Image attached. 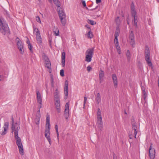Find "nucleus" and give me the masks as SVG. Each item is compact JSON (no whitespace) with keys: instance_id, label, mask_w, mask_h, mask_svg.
I'll return each mask as SVG.
<instances>
[{"instance_id":"obj_1","label":"nucleus","mask_w":159,"mask_h":159,"mask_svg":"<svg viewBox=\"0 0 159 159\" xmlns=\"http://www.w3.org/2000/svg\"><path fill=\"white\" fill-rule=\"evenodd\" d=\"M0 31L2 34L4 35L8 33L10 31L7 24L0 19Z\"/></svg>"},{"instance_id":"obj_2","label":"nucleus","mask_w":159,"mask_h":159,"mask_svg":"<svg viewBox=\"0 0 159 159\" xmlns=\"http://www.w3.org/2000/svg\"><path fill=\"white\" fill-rule=\"evenodd\" d=\"M15 137L16 139V144L19 148V150L20 153L21 155H23L24 154L23 148L21 141V139L19 137L18 134L16 133V135H15Z\"/></svg>"},{"instance_id":"obj_3","label":"nucleus","mask_w":159,"mask_h":159,"mask_svg":"<svg viewBox=\"0 0 159 159\" xmlns=\"http://www.w3.org/2000/svg\"><path fill=\"white\" fill-rule=\"evenodd\" d=\"M144 56L145 59L147 62V64L150 67H152V62L150 59V53L149 49L148 46L145 47V49L144 51Z\"/></svg>"},{"instance_id":"obj_4","label":"nucleus","mask_w":159,"mask_h":159,"mask_svg":"<svg viewBox=\"0 0 159 159\" xmlns=\"http://www.w3.org/2000/svg\"><path fill=\"white\" fill-rule=\"evenodd\" d=\"M58 14L62 24L63 26L65 25L66 21V16L65 13L62 10H59L58 11Z\"/></svg>"},{"instance_id":"obj_5","label":"nucleus","mask_w":159,"mask_h":159,"mask_svg":"<svg viewBox=\"0 0 159 159\" xmlns=\"http://www.w3.org/2000/svg\"><path fill=\"white\" fill-rule=\"evenodd\" d=\"M16 40L17 41V47L20 53L22 54H23L24 52L23 49V43L18 37L16 38Z\"/></svg>"},{"instance_id":"obj_6","label":"nucleus","mask_w":159,"mask_h":159,"mask_svg":"<svg viewBox=\"0 0 159 159\" xmlns=\"http://www.w3.org/2000/svg\"><path fill=\"white\" fill-rule=\"evenodd\" d=\"M69 104L68 102L66 103L65 107L64 116L65 118L67 120L69 115Z\"/></svg>"},{"instance_id":"obj_7","label":"nucleus","mask_w":159,"mask_h":159,"mask_svg":"<svg viewBox=\"0 0 159 159\" xmlns=\"http://www.w3.org/2000/svg\"><path fill=\"white\" fill-rule=\"evenodd\" d=\"M55 105L57 111L58 113L61 112V104L59 99H54Z\"/></svg>"},{"instance_id":"obj_8","label":"nucleus","mask_w":159,"mask_h":159,"mask_svg":"<svg viewBox=\"0 0 159 159\" xmlns=\"http://www.w3.org/2000/svg\"><path fill=\"white\" fill-rule=\"evenodd\" d=\"M149 153L151 159H154L155 157V150L152 147H150L149 149Z\"/></svg>"},{"instance_id":"obj_9","label":"nucleus","mask_w":159,"mask_h":159,"mask_svg":"<svg viewBox=\"0 0 159 159\" xmlns=\"http://www.w3.org/2000/svg\"><path fill=\"white\" fill-rule=\"evenodd\" d=\"M50 128H46L45 131V136L49 142L50 144H51V140L50 137Z\"/></svg>"},{"instance_id":"obj_10","label":"nucleus","mask_w":159,"mask_h":159,"mask_svg":"<svg viewBox=\"0 0 159 159\" xmlns=\"http://www.w3.org/2000/svg\"><path fill=\"white\" fill-rule=\"evenodd\" d=\"M9 123L8 122H5L3 126L4 130L0 132V134L2 135H5L7 133V131L8 129Z\"/></svg>"},{"instance_id":"obj_11","label":"nucleus","mask_w":159,"mask_h":159,"mask_svg":"<svg viewBox=\"0 0 159 159\" xmlns=\"http://www.w3.org/2000/svg\"><path fill=\"white\" fill-rule=\"evenodd\" d=\"M129 38L130 40V44L132 47H134V45L135 42L134 41V34L132 31H131V32L129 35Z\"/></svg>"},{"instance_id":"obj_12","label":"nucleus","mask_w":159,"mask_h":159,"mask_svg":"<svg viewBox=\"0 0 159 159\" xmlns=\"http://www.w3.org/2000/svg\"><path fill=\"white\" fill-rule=\"evenodd\" d=\"M68 81L67 80H66L65 82V86H64V93H65V98L67 99L68 97Z\"/></svg>"},{"instance_id":"obj_13","label":"nucleus","mask_w":159,"mask_h":159,"mask_svg":"<svg viewBox=\"0 0 159 159\" xmlns=\"http://www.w3.org/2000/svg\"><path fill=\"white\" fill-rule=\"evenodd\" d=\"M112 78L114 84V86L115 88H116L117 86L118 82L117 80V77L116 74H113L112 75Z\"/></svg>"},{"instance_id":"obj_14","label":"nucleus","mask_w":159,"mask_h":159,"mask_svg":"<svg viewBox=\"0 0 159 159\" xmlns=\"http://www.w3.org/2000/svg\"><path fill=\"white\" fill-rule=\"evenodd\" d=\"M94 50V48H89L87 50L86 52V54L87 55H89L93 57Z\"/></svg>"},{"instance_id":"obj_15","label":"nucleus","mask_w":159,"mask_h":159,"mask_svg":"<svg viewBox=\"0 0 159 159\" xmlns=\"http://www.w3.org/2000/svg\"><path fill=\"white\" fill-rule=\"evenodd\" d=\"M94 50V48H89L87 50L86 52V54L87 55H89L93 57Z\"/></svg>"},{"instance_id":"obj_16","label":"nucleus","mask_w":159,"mask_h":159,"mask_svg":"<svg viewBox=\"0 0 159 159\" xmlns=\"http://www.w3.org/2000/svg\"><path fill=\"white\" fill-rule=\"evenodd\" d=\"M132 125V129H133L134 130V137L135 138H136V135L138 133V131H137V125L136 123H134V124H131Z\"/></svg>"},{"instance_id":"obj_17","label":"nucleus","mask_w":159,"mask_h":159,"mask_svg":"<svg viewBox=\"0 0 159 159\" xmlns=\"http://www.w3.org/2000/svg\"><path fill=\"white\" fill-rule=\"evenodd\" d=\"M20 129L19 125L16 122L15 125H14V135H16V133L18 134V131Z\"/></svg>"},{"instance_id":"obj_18","label":"nucleus","mask_w":159,"mask_h":159,"mask_svg":"<svg viewBox=\"0 0 159 159\" xmlns=\"http://www.w3.org/2000/svg\"><path fill=\"white\" fill-rule=\"evenodd\" d=\"M66 53L65 52H63L61 55V63L62 66L64 67L65 66Z\"/></svg>"},{"instance_id":"obj_19","label":"nucleus","mask_w":159,"mask_h":159,"mask_svg":"<svg viewBox=\"0 0 159 159\" xmlns=\"http://www.w3.org/2000/svg\"><path fill=\"white\" fill-rule=\"evenodd\" d=\"M131 14H134L137 13V12L135 10L134 5L133 2H132L131 5Z\"/></svg>"},{"instance_id":"obj_20","label":"nucleus","mask_w":159,"mask_h":159,"mask_svg":"<svg viewBox=\"0 0 159 159\" xmlns=\"http://www.w3.org/2000/svg\"><path fill=\"white\" fill-rule=\"evenodd\" d=\"M96 102V104H98L101 101V98L100 94L99 93H97L96 97L95 98Z\"/></svg>"},{"instance_id":"obj_21","label":"nucleus","mask_w":159,"mask_h":159,"mask_svg":"<svg viewBox=\"0 0 159 159\" xmlns=\"http://www.w3.org/2000/svg\"><path fill=\"white\" fill-rule=\"evenodd\" d=\"M136 14H131L132 16L133 17L134 19V26L136 27H137V16H136Z\"/></svg>"},{"instance_id":"obj_22","label":"nucleus","mask_w":159,"mask_h":159,"mask_svg":"<svg viewBox=\"0 0 159 159\" xmlns=\"http://www.w3.org/2000/svg\"><path fill=\"white\" fill-rule=\"evenodd\" d=\"M44 63L45 64V67H47V68L51 70V63L49 60L48 61H45L44 62Z\"/></svg>"},{"instance_id":"obj_23","label":"nucleus","mask_w":159,"mask_h":159,"mask_svg":"<svg viewBox=\"0 0 159 159\" xmlns=\"http://www.w3.org/2000/svg\"><path fill=\"white\" fill-rule=\"evenodd\" d=\"M36 94L38 102L41 103V102H42V98L39 91H38L36 92Z\"/></svg>"},{"instance_id":"obj_24","label":"nucleus","mask_w":159,"mask_h":159,"mask_svg":"<svg viewBox=\"0 0 159 159\" xmlns=\"http://www.w3.org/2000/svg\"><path fill=\"white\" fill-rule=\"evenodd\" d=\"M53 31L56 36H57L59 35V31L57 27L54 26L53 28Z\"/></svg>"},{"instance_id":"obj_25","label":"nucleus","mask_w":159,"mask_h":159,"mask_svg":"<svg viewBox=\"0 0 159 159\" xmlns=\"http://www.w3.org/2000/svg\"><path fill=\"white\" fill-rule=\"evenodd\" d=\"M36 38L38 42V43L41 44L42 43V39L40 34L36 35Z\"/></svg>"},{"instance_id":"obj_26","label":"nucleus","mask_w":159,"mask_h":159,"mask_svg":"<svg viewBox=\"0 0 159 159\" xmlns=\"http://www.w3.org/2000/svg\"><path fill=\"white\" fill-rule=\"evenodd\" d=\"M92 57H93L92 56L86 55L85 61L88 62H90L92 60Z\"/></svg>"},{"instance_id":"obj_27","label":"nucleus","mask_w":159,"mask_h":159,"mask_svg":"<svg viewBox=\"0 0 159 159\" xmlns=\"http://www.w3.org/2000/svg\"><path fill=\"white\" fill-rule=\"evenodd\" d=\"M50 117L48 116H47L46 119V126H48V128H50Z\"/></svg>"},{"instance_id":"obj_28","label":"nucleus","mask_w":159,"mask_h":159,"mask_svg":"<svg viewBox=\"0 0 159 159\" xmlns=\"http://www.w3.org/2000/svg\"><path fill=\"white\" fill-rule=\"evenodd\" d=\"M54 99H59V96L58 95V92L57 89H56L55 93V95L54 96Z\"/></svg>"},{"instance_id":"obj_29","label":"nucleus","mask_w":159,"mask_h":159,"mask_svg":"<svg viewBox=\"0 0 159 159\" xmlns=\"http://www.w3.org/2000/svg\"><path fill=\"white\" fill-rule=\"evenodd\" d=\"M97 118H102L101 116V112L99 108L98 109L97 112Z\"/></svg>"},{"instance_id":"obj_30","label":"nucleus","mask_w":159,"mask_h":159,"mask_svg":"<svg viewBox=\"0 0 159 159\" xmlns=\"http://www.w3.org/2000/svg\"><path fill=\"white\" fill-rule=\"evenodd\" d=\"M33 29L34 32H35L36 33V35H39V34H40V32L38 28L33 26Z\"/></svg>"},{"instance_id":"obj_31","label":"nucleus","mask_w":159,"mask_h":159,"mask_svg":"<svg viewBox=\"0 0 159 159\" xmlns=\"http://www.w3.org/2000/svg\"><path fill=\"white\" fill-rule=\"evenodd\" d=\"M120 29L119 27L117 26L116 28V32L115 34V36H118L120 34Z\"/></svg>"},{"instance_id":"obj_32","label":"nucleus","mask_w":159,"mask_h":159,"mask_svg":"<svg viewBox=\"0 0 159 159\" xmlns=\"http://www.w3.org/2000/svg\"><path fill=\"white\" fill-rule=\"evenodd\" d=\"M104 76V71L101 69H100L99 72V78L103 77Z\"/></svg>"},{"instance_id":"obj_33","label":"nucleus","mask_w":159,"mask_h":159,"mask_svg":"<svg viewBox=\"0 0 159 159\" xmlns=\"http://www.w3.org/2000/svg\"><path fill=\"white\" fill-rule=\"evenodd\" d=\"M42 57L43 59L44 60V61L49 60L48 57L45 53L43 54Z\"/></svg>"},{"instance_id":"obj_34","label":"nucleus","mask_w":159,"mask_h":159,"mask_svg":"<svg viewBox=\"0 0 159 159\" xmlns=\"http://www.w3.org/2000/svg\"><path fill=\"white\" fill-rule=\"evenodd\" d=\"M115 46L116 47V48L117 50V51L118 52L119 54H120V48L119 43H115Z\"/></svg>"},{"instance_id":"obj_35","label":"nucleus","mask_w":159,"mask_h":159,"mask_svg":"<svg viewBox=\"0 0 159 159\" xmlns=\"http://www.w3.org/2000/svg\"><path fill=\"white\" fill-rule=\"evenodd\" d=\"M130 52L129 50H128L127 52L126 55L127 57V60L128 61H130Z\"/></svg>"},{"instance_id":"obj_36","label":"nucleus","mask_w":159,"mask_h":159,"mask_svg":"<svg viewBox=\"0 0 159 159\" xmlns=\"http://www.w3.org/2000/svg\"><path fill=\"white\" fill-rule=\"evenodd\" d=\"M11 119L12 120V124H11L12 126H11V128L12 130V133L14 131V118L13 117V116H12L11 117Z\"/></svg>"},{"instance_id":"obj_37","label":"nucleus","mask_w":159,"mask_h":159,"mask_svg":"<svg viewBox=\"0 0 159 159\" xmlns=\"http://www.w3.org/2000/svg\"><path fill=\"white\" fill-rule=\"evenodd\" d=\"M51 85L52 87H53L54 86V79L53 77V75H51Z\"/></svg>"},{"instance_id":"obj_38","label":"nucleus","mask_w":159,"mask_h":159,"mask_svg":"<svg viewBox=\"0 0 159 159\" xmlns=\"http://www.w3.org/2000/svg\"><path fill=\"white\" fill-rule=\"evenodd\" d=\"M115 22L117 25H120V20L119 19V16H117L115 20Z\"/></svg>"},{"instance_id":"obj_39","label":"nucleus","mask_w":159,"mask_h":159,"mask_svg":"<svg viewBox=\"0 0 159 159\" xmlns=\"http://www.w3.org/2000/svg\"><path fill=\"white\" fill-rule=\"evenodd\" d=\"M87 22L88 23L91 24L92 25H94L96 24V22H94V21L92 20L89 19L88 20Z\"/></svg>"},{"instance_id":"obj_40","label":"nucleus","mask_w":159,"mask_h":159,"mask_svg":"<svg viewBox=\"0 0 159 159\" xmlns=\"http://www.w3.org/2000/svg\"><path fill=\"white\" fill-rule=\"evenodd\" d=\"M88 38L91 39L93 38V34H92V33L91 30L89 31L88 34Z\"/></svg>"},{"instance_id":"obj_41","label":"nucleus","mask_w":159,"mask_h":159,"mask_svg":"<svg viewBox=\"0 0 159 159\" xmlns=\"http://www.w3.org/2000/svg\"><path fill=\"white\" fill-rule=\"evenodd\" d=\"M98 120H97V125H100V124H102V118H97Z\"/></svg>"},{"instance_id":"obj_42","label":"nucleus","mask_w":159,"mask_h":159,"mask_svg":"<svg viewBox=\"0 0 159 159\" xmlns=\"http://www.w3.org/2000/svg\"><path fill=\"white\" fill-rule=\"evenodd\" d=\"M55 128L56 131V133L57 134V136L58 139L59 137V133H58V125H55Z\"/></svg>"},{"instance_id":"obj_43","label":"nucleus","mask_w":159,"mask_h":159,"mask_svg":"<svg viewBox=\"0 0 159 159\" xmlns=\"http://www.w3.org/2000/svg\"><path fill=\"white\" fill-rule=\"evenodd\" d=\"M40 119L39 118L36 117L34 120V121L37 125H39V124Z\"/></svg>"},{"instance_id":"obj_44","label":"nucleus","mask_w":159,"mask_h":159,"mask_svg":"<svg viewBox=\"0 0 159 159\" xmlns=\"http://www.w3.org/2000/svg\"><path fill=\"white\" fill-rule=\"evenodd\" d=\"M99 129L101 130L102 131L103 128V125L102 124H100V125H97Z\"/></svg>"},{"instance_id":"obj_45","label":"nucleus","mask_w":159,"mask_h":159,"mask_svg":"<svg viewBox=\"0 0 159 159\" xmlns=\"http://www.w3.org/2000/svg\"><path fill=\"white\" fill-rule=\"evenodd\" d=\"M4 14L6 15L9 18L10 17V15L8 12L6 10H4Z\"/></svg>"},{"instance_id":"obj_46","label":"nucleus","mask_w":159,"mask_h":159,"mask_svg":"<svg viewBox=\"0 0 159 159\" xmlns=\"http://www.w3.org/2000/svg\"><path fill=\"white\" fill-rule=\"evenodd\" d=\"M28 47L30 52H33V47L31 44L28 45Z\"/></svg>"},{"instance_id":"obj_47","label":"nucleus","mask_w":159,"mask_h":159,"mask_svg":"<svg viewBox=\"0 0 159 159\" xmlns=\"http://www.w3.org/2000/svg\"><path fill=\"white\" fill-rule=\"evenodd\" d=\"M82 4L83 5V6L84 7H85L88 10V8L86 7V4L85 1L84 0H82Z\"/></svg>"},{"instance_id":"obj_48","label":"nucleus","mask_w":159,"mask_h":159,"mask_svg":"<svg viewBox=\"0 0 159 159\" xmlns=\"http://www.w3.org/2000/svg\"><path fill=\"white\" fill-rule=\"evenodd\" d=\"M60 75L62 77L64 76V70L63 69H61L60 70Z\"/></svg>"},{"instance_id":"obj_49","label":"nucleus","mask_w":159,"mask_h":159,"mask_svg":"<svg viewBox=\"0 0 159 159\" xmlns=\"http://www.w3.org/2000/svg\"><path fill=\"white\" fill-rule=\"evenodd\" d=\"M57 3L56 2V1H54V3L55 4H56V5L57 6V7H59L60 6V2L59 1H57Z\"/></svg>"},{"instance_id":"obj_50","label":"nucleus","mask_w":159,"mask_h":159,"mask_svg":"<svg viewBox=\"0 0 159 159\" xmlns=\"http://www.w3.org/2000/svg\"><path fill=\"white\" fill-rule=\"evenodd\" d=\"M117 37H118V36H115L114 43H115V44L118 43V39H117Z\"/></svg>"},{"instance_id":"obj_51","label":"nucleus","mask_w":159,"mask_h":159,"mask_svg":"<svg viewBox=\"0 0 159 159\" xmlns=\"http://www.w3.org/2000/svg\"><path fill=\"white\" fill-rule=\"evenodd\" d=\"M36 21L40 23H41V21L40 17L39 16H37L36 17Z\"/></svg>"},{"instance_id":"obj_52","label":"nucleus","mask_w":159,"mask_h":159,"mask_svg":"<svg viewBox=\"0 0 159 159\" xmlns=\"http://www.w3.org/2000/svg\"><path fill=\"white\" fill-rule=\"evenodd\" d=\"M92 67L90 66H88L87 67V70L89 72H90L91 70H92Z\"/></svg>"},{"instance_id":"obj_53","label":"nucleus","mask_w":159,"mask_h":159,"mask_svg":"<svg viewBox=\"0 0 159 159\" xmlns=\"http://www.w3.org/2000/svg\"><path fill=\"white\" fill-rule=\"evenodd\" d=\"M143 98L144 100L146 99V98L147 97V94H146V92L145 90H143Z\"/></svg>"},{"instance_id":"obj_54","label":"nucleus","mask_w":159,"mask_h":159,"mask_svg":"<svg viewBox=\"0 0 159 159\" xmlns=\"http://www.w3.org/2000/svg\"><path fill=\"white\" fill-rule=\"evenodd\" d=\"M39 103V105H38V108L39 109H40L42 107L43 105L42 104V102H38Z\"/></svg>"},{"instance_id":"obj_55","label":"nucleus","mask_w":159,"mask_h":159,"mask_svg":"<svg viewBox=\"0 0 159 159\" xmlns=\"http://www.w3.org/2000/svg\"><path fill=\"white\" fill-rule=\"evenodd\" d=\"M84 108L85 103H86L87 100V98L86 97H84Z\"/></svg>"},{"instance_id":"obj_56","label":"nucleus","mask_w":159,"mask_h":159,"mask_svg":"<svg viewBox=\"0 0 159 159\" xmlns=\"http://www.w3.org/2000/svg\"><path fill=\"white\" fill-rule=\"evenodd\" d=\"M136 123L135 122L134 118L133 117H132L131 120V124H134V123Z\"/></svg>"},{"instance_id":"obj_57","label":"nucleus","mask_w":159,"mask_h":159,"mask_svg":"<svg viewBox=\"0 0 159 159\" xmlns=\"http://www.w3.org/2000/svg\"><path fill=\"white\" fill-rule=\"evenodd\" d=\"M40 117H41L40 114H39L38 113H37V114L36 115V117L40 118Z\"/></svg>"},{"instance_id":"obj_58","label":"nucleus","mask_w":159,"mask_h":159,"mask_svg":"<svg viewBox=\"0 0 159 159\" xmlns=\"http://www.w3.org/2000/svg\"><path fill=\"white\" fill-rule=\"evenodd\" d=\"M103 80V77L99 78V82L101 83Z\"/></svg>"},{"instance_id":"obj_59","label":"nucleus","mask_w":159,"mask_h":159,"mask_svg":"<svg viewBox=\"0 0 159 159\" xmlns=\"http://www.w3.org/2000/svg\"><path fill=\"white\" fill-rule=\"evenodd\" d=\"M96 2L97 4H98L101 2V0H96Z\"/></svg>"},{"instance_id":"obj_60","label":"nucleus","mask_w":159,"mask_h":159,"mask_svg":"<svg viewBox=\"0 0 159 159\" xmlns=\"http://www.w3.org/2000/svg\"><path fill=\"white\" fill-rule=\"evenodd\" d=\"M27 43L28 44V45L30 44V41H29L28 38H27Z\"/></svg>"},{"instance_id":"obj_61","label":"nucleus","mask_w":159,"mask_h":159,"mask_svg":"<svg viewBox=\"0 0 159 159\" xmlns=\"http://www.w3.org/2000/svg\"><path fill=\"white\" fill-rule=\"evenodd\" d=\"M98 7V6H97L95 8H93V9H91L90 10V11H93L94 10H95V9H96V8H97V7Z\"/></svg>"},{"instance_id":"obj_62","label":"nucleus","mask_w":159,"mask_h":159,"mask_svg":"<svg viewBox=\"0 0 159 159\" xmlns=\"http://www.w3.org/2000/svg\"><path fill=\"white\" fill-rule=\"evenodd\" d=\"M129 137L130 139H132V135H129Z\"/></svg>"},{"instance_id":"obj_63","label":"nucleus","mask_w":159,"mask_h":159,"mask_svg":"<svg viewBox=\"0 0 159 159\" xmlns=\"http://www.w3.org/2000/svg\"><path fill=\"white\" fill-rule=\"evenodd\" d=\"M113 159H117L116 157V156L115 155H114L113 156Z\"/></svg>"},{"instance_id":"obj_64","label":"nucleus","mask_w":159,"mask_h":159,"mask_svg":"<svg viewBox=\"0 0 159 159\" xmlns=\"http://www.w3.org/2000/svg\"><path fill=\"white\" fill-rule=\"evenodd\" d=\"M141 89H142V91H143V90H145L144 87H142Z\"/></svg>"}]
</instances>
